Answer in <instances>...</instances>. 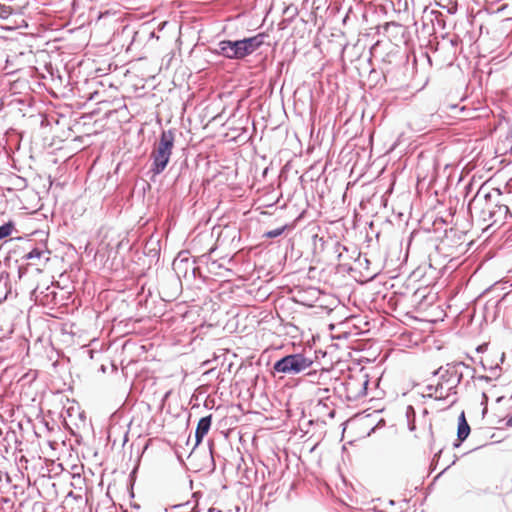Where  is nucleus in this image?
<instances>
[{
  "label": "nucleus",
  "mask_w": 512,
  "mask_h": 512,
  "mask_svg": "<svg viewBox=\"0 0 512 512\" xmlns=\"http://www.w3.org/2000/svg\"><path fill=\"white\" fill-rule=\"evenodd\" d=\"M462 374L459 373L456 365L447 364L440 367L434 372L429 380L425 391L428 397L438 400L448 398L452 393H456L455 389L459 385Z\"/></svg>",
  "instance_id": "1"
},
{
  "label": "nucleus",
  "mask_w": 512,
  "mask_h": 512,
  "mask_svg": "<svg viewBox=\"0 0 512 512\" xmlns=\"http://www.w3.org/2000/svg\"><path fill=\"white\" fill-rule=\"evenodd\" d=\"M469 210L484 222L491 221L492 224L505 219L509 213L507 205L494 203L490 194H482L481 191L470 201Z\"/></svg>",
  "instance_id": "2"
},
{
  "label": "nucleus",
  "mask_w": 512,
  "mask_h": 512,
  "mask_svg": "<svg viewBox=\"0 0 512 512\" xmlns=\"http://www.w3.org/2000/svg\"><path fill=\"white\" fill-rule=\"evenodd\" d=\"M266 37L265 33H259L243 40L221 41L219 43L220 52L223 56L230 59H242L262 46Z\"/></svg>",
  "instance_id": "3"
},
{
  "label": "nucleus",
  "mask_w": 512,
  "mask_h": 512,
  "mask_svg": "<svg viewBox=\"0 0 512 512\" xmlns=\"http://www.w3.org/2000/svg\"><path fill=\"white\" fill-rule=\"evenodd\" d=\"M174 141L175 135L172 130L161 133L159 142L151 153V158L153 159L152 172L154 174H160L166 168L172 154Z\"/></svg>",
  "instance_id": "4"
},
{
  "label": "nucleus",
  "mask_w": 512,
  "mask_h": 512,
  "mask_svg": "<svg viewBox=\"0 0 512 512\" xmlns=\"http://www.w3.org/2000/svg\"><path fill=\"white\" fill-rule=\"evenodd\" d=\"M312 361L302 354H291L283 357L274 364V370L284 374H298L309 368Z\"/></svg>",
  "instance_id": "5"
},
{
  "label": "nucleus",
  "mask_w": 512,
  "mask_h": 512,
  "mask_svg": "<svg viewBox=\"0 0 512 512\" xmlns=\"http://www.w3.org/2000/svg\"><path fill=\"white\" fill-rule=\"evenodd\" d=\"M212 416H206L199 420L195 432V446L199 445L204 438V436L208 433L210 426H211Z\"/></svg>",
  "instance_id": "6"
},
{
  "label": "nucleus",
  "mask_w": 512,
  "mask_h": 512,
  "mask_svg": "<svg viewBox=\"0 0 512 512\" xmlns=\"http://www.w3.org/2000/svg\"><path fill=\"white\" fill-rule=\"evenodd\" d=\"M470 434V426L466 420L465 413L461 412L459 418H458V430H457V437L459 441H464L468 435Z\"/></svg>",
  "instance_id": "7"
},
{
  "label": "nucleus",
  "mask_w": 512,
  "mask_h": 512,
  "mask_svg": "<svg viewBox=\"0 0 512 512\" xmlns=\"http://www.w3.org/2000/svg\"><path fill=\"white\" fill-rule=\"evenodd\" d=\"M13 230H14V223L11 221L0 226V240L10 236L12 234Z\"/></svg>",
  "instance_id": "8"
},
{
  "label": "nucleus",
  "mask_w": 512,
  "mask_h": 512,
  "mask_svg": "<svg viewBox=\"0 0 512 512\" xmlns=\"http://www.w3.org/2000/svg\"><path fill=\"white\" fill-rule=\"evenodd\" d=\"M286 228H287V226L284 225L282 227H279V228H276L274 230L266 232L264 236L267 237V238L278 237V236H280L285 231Z\"/></svg>",
  "instance_id": "9"
},
{
  "label": "nucleus",
  "mask_w": 512,
  "mask_h": 512,
  "mask_svg": "<svg viewBox=\"0 0 512 512\" xmlns=\"http://www.w3.org/2000/svg\"><path fill=\"white\" fill-rule=\"evenodd\" d=\"M44 255V252L40 249H33L31 252L27 254V259H40Z\"/></svg>",
  "instance_id": "10"
},
{
  "label": "nucleus",
  "mask_w": 512,
  "mask_h": 512,
  "mask_svg": "<svg viewBox=\"0 0 512 512\" xmlns=\"http://www.w3.org/2000/svg\"><path fill=\"white\" fill-rule=\"evenodd\" d=\"M367 384H368V381H367V380H364V381L362 382V386H361V388L359 389V391H357V392L355 393V395H354V396H355V397H359V396H364V395H366Z\"/></svg>",
  "instance_id": "11"
},
{
  "label": "nucleus",
  "mask_w": 512,
  "mask_h": 512,
  "mask_svg": "<svg viewBox=\"0 0 512 512\" xmlns=\"http://www.w3.org/2000/svg\"><path fill=\"white\" fill-rule=\"evenodd\" d=\"M390 27H396V28H400V25L392 22V23H386L385 26H384V30L387 31Z\"/></svg>",
  "instance_id": "12"
},
{
  "label": "nucleus",
  "mask_w": 512,
  "mask_h": 512,
  "mask_svg": "<svg viewBox=\"0 0 512 512\" xmlns=\"http://www.w3.org/2000/svg\"><path fill=\"white\" fill-rule=\"evenodd\" d=\"M506 426L512 427V416L509 419H507Z\"/></svg>",
  "instance_id": "13"
},
{
  "label": "nucleus",
  "mask_w": 512,
  "mask_h": 512,
  "mask_svg": "<svg viewBox=\"0 0 512 512\" xmlns=\"http://www.w3.org/2000/svg\"><path fill=\"white\" fill-rule=\"evenodd\" d=\"M346 385H347V389L349 390V389H350V386H351V383H350V382H348Z\"/></svg>",
  "instance_id": "14"
}]
</instances>
